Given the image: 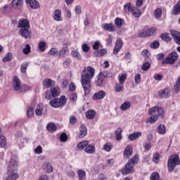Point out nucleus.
I'll list each match as a JSON object with an SVG mask.
<instances>
[{
  "mask_svg": "<svg viewBox=\"0 0 180 180\" xmlns=\"http://www.w3.org/2000/svg\"><path fill=\"white\" fill-rule=\"evenodd\" d=\"M65 103H67L65 96H61L60 98H53L49 102L50 106L55 108H63L65 106Z\"/></svg>",
  "mask_w": 180,
  "mask_h": 180,
  "instance_id": "4",
  "label": "nucleus"
},
{
  "mask_svg": "<svg viewBox=\"0 0 180 180\" xmlns=\"http://www.w3.org/2000/svg\"><path fill=\"white\" fill-rule=\"evenodd\" d=\"M89 142L87 141L84 142H80L77 144V148L79 150V151L84 150V148H86V146H88Z\"/></svg>",
  "mask_w": 180,
  "mask_h": 180,
  "instance_id": "37",
  "label": "nucleus"
},
{
  "mask_svg": "<svg viewBox=\"0 0 180 180\" xmlns=\"http://www.w3.org/2000/svg\"><path fill=\"white\" fill-rule=\"evenodd\" d=\"M70 101H72L73 102H75L77 99H78V96H77V94L72 93L70 96Z\"/></svg>",
  "mask_w": 180,
  "mask_h": 180,
  "instance_id": "63",
  "label": "nucleus"
},
{
  "mask_svg": "<svg viewBox=\"0 0 180 180\" xmlns=\"http://www.w3.org/2000/svg\"><path fill=\"white\" fill-rule=\"evenodd\" d=\"M7 176L5 178V180H16L19 178V174L16 172H9L7 170Z\"/></svg>",
  "mask_w": 180,
  "mask_h": 180,
  "instance_id": "13",
  "label": "nucleus"
},
{
  "mask_svg": "<svg viewBox=\"0 0 180 180\" xmlns=\"http://www.w3.org/2000/svg\"><path fill=\"white\" fill-rule=\"evenodd\" d=\"M174 94H178L180 91V77H178V79L174 86Z\"/></svg>",
  "mask_w": 180,
  "mask_h": 180,
  "instance_id": "39",
  "label": "nucleus"
},
{
  "mask_svg": "<svg viewBox=\"0 0 180 180\" xmlns=\"http://www.w3.org/2000/svg\"><path fill=\"white\" fill-rule=\"evenodd\" d=\"M34 115V109L32 107H30L27 111V117H33Z\"/></svg>",
  "mask_w": 180,
  "mask_h": 180,
  "instance_id": "50",
  "label": "nucleus"
},
{
  "mask_svg": "<svg viewBox=\"0 0 180 180\" xmlns=\"http://www.w3.org/2000/svg\"><path fill=\"white\" fill-rule=\"evenodd\" d=\"M102 28L107 32H115V30H116V27L112 23L103 24Z\"/></svg>",
  "mask_w": 180,
  "mask_h": 180,
  "instance_id": "17",
  "label": "nucleus"
},
{
  "mask_svg": "<svg viewBox=\"0 0 180 180\" xmlns=\"http://www.w3.org/2000/svg\"><path fill=\"white\" fill-rule=\"evenodd\" d=\"M3 63H8L12 61V53H8L2 59Z\"/></svg>",
  "mask_w": 180,
  "mask_h": 180,
  "instance_id": "43",
  "label": "nucleus"
},
{
  "mask_svg": "<svg viewBox=\"0 0 180 180\" xmlns=\"http://www.w3.org/2000/svg\"><path fill=\"white\" fill-rule=\"evenodd\" d=\"M166 128H165V125L160 124L158 127V132L160 134H165L166 133Z\"/></svg>",
  "mask_w": 180,
  "mask_h": 180,
  "instance_id": "40",
  "label": "nucleus"
},
{
  "mask_svg": "<svg viewBox=\"0 0 180 180\" xmlns=\"http://www.w3.org/2000/svg\"><path fill=\"white\" fill-rule=\"evenodd\" d=\"M158 105H155V107H152L149 110L148 113L150 115H154L158 111Z\"/></svg>",
  "mask_w": 180,
  "mask_h": 180,
  "instance_id": "61",
  "label": "nucleus"
},
{
  "mask_svg": "<svg viewBox=\"0 0 180 180\" xmlns=\"http://www.w3.org/2000/svg\"><path fill=\"white\" fill-rule=\"evenodd\" d=\"M176 165H180L179 156L178 155H172L167 162L169 172H173Z\"/></svg>",
  "mask_w": 180,
  "mask_h": 180,
  "instance_id": "3",
  "label": "nucleus"
},
{
  "mask_svg": "<svg viewBox=\"0 0 180 180\" xmlns=\"http://www.w3.org/2000/svg\"><path fill=\"white\" fill-rule=\"evenodd\" d=\"M160 39H162V40H164V41H171L172 40L171 37H169V34L167 33L161 34Z\"/></svg>",
  "mask_w": 180,
  "mask_h": 180,
  "instance_id": "44",
  "label": "nucleus"
},
{
  "mask_svg": "<svg viewBox=\"0 0 180 180\" xmlns=\"http://www.w3.org/2000/svg\"><path fill=\"white\" fill-rule=\"evenodd\" d=\"M176 60H178V53L173 51L162 60V64H175Z\"/></svg>",
  "mask_w": 180,
  "mask_h": 180,
  "instance_id": "5",
  "label": "nucleus"
},
{
  "mask_svg": "<svg viewBox=\"0 0 180 180\" xmlns=\"http://www.w3.org/2000/svg\"><path fill=\"white\" fill-rule=\"evenodd\" d=\"M172 14L173 15H179L180 14V0L176 5H174V6L173 8Z\"/></svg>",
  "mask_w": 180,
  "mask_h": 180,
  "instance_id": "33",
  "label": "nucleus"
},
{
  "mask_svg": "<svg viewBox=\"0 0 180 180\" xmlns=\"http://www.w3.org/2000/svg\"><path fill=\"white\" fill-rule=\"evenodd\" d=\"M130 108H131V103L129 101H125L120 105V109L123 112L127 110V109H130Z\"/></svg>",
  "mask_w": 180,
  "mask_h": 180,
  "instance_id": "29",
  "label": "nucleus"
},
{
  "mask_svg": "<svg viewBox=\"0 0 180 180\" xmlns=\"http://www.w3.org/2000/svg\"><path fill=\"white\" fill-rule=\"evenodd\" d=\"M139 155H134L131 160H129L125 167L122 169V174L127 175V174H133L134 172V164L139 162Z\"/></svg>",
  "mask_w": 180,
  "mask_h": 180,
  "instance_id": "2",
  "label": "nucleus"
},
{
  "mask_svg": "<svg viewBox=\"0 0 180 180\" xmlns=\"http://www.w3.org/2000/svg\"><path fill=\"white\" fill-rule=\"evenodd\" d=\"M12 6L14 9H22L23 6V0H13Z\"/></svg>",
  "mask_w": 180,
  "mask_h": 180,
  "instance_id": "19",
  "label": "nucleus"
},
{
  "mask_svg": "<svg viewBox=\"0 0 180 180\" xmlns=\"http://www.w3.org/2000/svg\"><path fill=\"white\" fill-rule=\"evenodd\" d=\"M113 146H112V145H110L109 143H105L103 146V149L105 150V151H107V153H109V151H110V150H112Z\"/></svg>",
  "mask_w": 180,
  "mask_h": 180,
  "instance_id": "62",
  "label": "nucleus"
},
{
  "mask_svg": "<svg viewBox=\"0 0 180 180\" xmlns=\"http://www.w3.org/2000/svg\"><path fill=\"white\" fill-rule=\"evenodd\" d=\"M158 95L160 98H169V89L166 88L164 90H160Z\"/></svg>",
  "mask_w": 180,
  "mask_h": 180,
  "instance_id": "25",
  "label": "nucleus"
},
{
  "mask_svg": "<svg viewBox=\"0 0 180 180\" xmlns=\"http://www.w3.org/2000/svg\"><path fill=\"white\" fill-rule=\"evenodd\" d=\"M42 152H43V148L40 146H37L34 150L35 154H41Z\"/></svg>",
  "mask_w": 180,
  "mask_h": 180,
  "instance_id": "64",
  "label": "nucleus"
},
{
  "mask_svg": "<svg viewBox=\"0 0 180 180\" xmlns=\"http://www.w3.org/2000/svg\"><path fill=\"white\" fill-rule=\"evenodd\" d=\"M51 96L53 98H57V96H60V88L56 86L51 91Z\"/></svg>",
  "mask_w": 180,
  "mask_h": 180,
  "instance_id": "32",
  "label": "nucleus"
},
{
  "mask_svg": "<svg viewBox=\"0 0 180 180\" xmlns=\"http://www.w3.org/2000/svg\"><path fill=\"white\" fill-rule=\"evenodd\" d=\"M77 175L79 180H86V172L84 169H78Z\"/></svg>",
  "mask_w": 180,
  "mask_h": 180,
  "instance_id": "26",
  "label": "nucleus"
},
{
  "mask_svg": "<svg viewBox=\"0 0 180 180\" xmlns=\"http://www.w3.org/2000/svg\"><path fill=\"white\" fill-rule=\"evenodd\" d=\"M150 180H160V174L158 172H155L151 174L150 176Z\"/></svg>",
  "mask_w": 180,
  "mask_h": 180,
  "instance_id": "47",
  "label": "nucleus"
},
{
  "mask_svg": "<svg viewBox=\"0 0 180 180\" xmlns=\"http://www.w3.org/2000/svg\"><path fill=\"white\" fill-rule=\"evenodd\" d=\"M60 141H62L63 143L67 141V140H68V136H67V134L63 133L62 134H60Z\"/></svg>",
  "mask_w": 180,
  "mask_h": 180,
  "instance_id": "56",
  "label": "nucleus"
},
{
  "mask_svg": "<svg viewBox=\"0 0 180 180\" xmlns=\"http://www.w3.org/2000/svg\"><path fill=\"white\" fill-rule=\"evenodd\" d=\"M46 129L49 131H56L57 130V126L53 123L48 124L46 126Z\"/></svg>",
  "mask_w": 180,
  "mask_h": 180,
  "instance_id": "41",
  "label": "nucleus"
},
{
  "mask_svg": "<svg viewBox=\"0 0 180 180\" xmlns=\"http://www.w3.org/2000/svg\"><path fill=\"white\" fill-rule=\"evenodd\" d=\"M46 45H47V43H46V41H42L39 42V44H38V49L40 50V51L44 53V51H46Z\"/></svg>",
  "mask_w": 180,
  "mask_h": 180,
  "instance_id": "42",
  "label": "nucleus"
},
{
  "mask_svg": "<svg viewBox=\"0 0 180 180\" xmlns=\"http://www.w3.org/2000/svg\"><path fill=\"white\" fill-rule=\"evenodd\" d=\"M87 129L86 126L82 124L79 128V139H84L86 136Z\"/></svg>",
  "mask_w": 180,
  "mask_h": 180,
  "instance_id": "21",
  "label": "nucleus"
},
{
  "mask_svg": "<svg viewBox=\"0 0 180 180\" xmlns=\"http://www.w3.org/2000/svg\"><path fill=\"white\" fill-rule=\"evenodd\" d=\"M158 113L157 116H160V117H164L165 116V112H164V108L158 105Z\"/></svg>",
  "mask_w": 180,
  "mask_h": 180,
  "instance_id": "48",
  "label": "nucleus"
},
{
  "mask_svg": "<svg viewBox=\"0 0 180 180\" xmlns=\"http://www.w3.org/2000/svg\"><path fill=\"white\" fill-rule=\"evenodd\" d=\"M49 54L50 56H58V50H57L56 48H52L49 51Z\"/></svg>",
  "mask_w": 180,
  "mask_h": 180,
  "instance_id": "57",
  "label": "nucleus"
},
{
  "mask_svg": "<svg viewBox=\"0 0 180 180\" xmlns=\"http://www.w3.org/2000/svg\"><path fill=\"white\" fill-rule=\"evenodd\" d=\"M123 23H124V20H122L120 18H117L115 20V25L116 27H117L118 29H120V27H122V26H123Z\"/></svg>",
  "mask_w": 180,
  "mask_h": 180,
  "instance_id": "35",
  "label": "nucleus"
},
{
  "mask_svg": "<svg viewBox=\"0 0 180 180\" xmlns=\"http://www.w3.org/2000/svg\"><path fill=\"white\" fill-rule=\"evenodd\" d=\"M153 78L155 81H162V79L164 78V75L161 74H155L153 75Z\"/></svg>",
  "mask_w": 180,
  "mask_h": 180,
  "instance_id": "54",
  "label": "nucleus"
},
{
  "mask_svg": "<svg viewBox=\"0 0 180 180\" xmlns=\"http://www.w3.org/2000/svg\"><path fill=\"white\" fill-rule=\"evenodd\" d=\"M122 47H123V41L121 39H118L115 43V46L113 49V54L115 56L118 54L119 51L122 50Z\"/></svg>",
  "mask_w": 180,
  "mask_h": 180,
  "instance_id": "11",
  "label": "nucleus"
},
{
  "mask_svg": "<svg viewBox=\"0 0 180 180\" xmlns=\"http://www.w3.org/2000/svg\"><path fill=\"white\" fill-rule=\"evenodd\" d=\"M6 146V139L5 136H0V148H4Z\"/></svg>",
  "mask_w": 180,
  "mask_h": 180,
  "instance_id": "49",
  "label": "nucleus"
},
{
  "mask_svg": "<svg viewBox=\"0 0 180 180\" xmlns=\"http://www.w3.org/2000/svg\"><path fill=\"white\" fill-rule=\"evenodd\" d=\"M12 11V7L11 6H5L4 8V13L7 14Z\"/></svg>",
  "mask_w": 180,
  "mask_h": 180,
  "instance_id": "58",
  "label": "nucleus"
},
{
  "mask_svg": "<svg viewBox=\"0 0 180 180\" xmlns=\"http://www.w3.org/2000/svg\"><path fill=\"white\" fill-rule=\"evenodd\" d=\"M30 28H20L18 31L19 34L24 37V39H32V35L30 34Z\"/></svg>",
  "mask_w": 180,
  "mask_h": 180,
  "instance_id": "8",
  "label": "nucleus"
},
{
  "mask_svg": "<svg viewBox=\"0 0 180 180\" xmlns=\"http://www.w3.org/2000/svg\"><path fill=\"white\" fill-rule=\"evenodd\" d=\"M157 30L156 27H153L150 29H148L146 31H143L139 34V37H148V36H153L155 31Z\"/></svg>",
  "mask_w": 180,
  "mask_h": 180,
  "instance_id": "7",
  "label": "nucleus"
},
{
  "mask_svg": "<svg viewBox=\"0 0 180 180\" xmlns=\"http://www.w3.org/2000/svg\"><path fill=\"white\" fill-rule=\"evenodd\" d=\"M18 168V162L16 159L12 158L8 163L7 171L9 172H17Z\"/></svg>",
  "mask_w": 180,
  "mask_h": 180,
  "instance_id": "6",
  "label": "nucleus"
},
{
  "mask_svg": "<svg viewBox=\"0 0 180 180\" xmlns=\"http://www.w3.org/2000/svg\"><path fill=\"white\" fill-rule=\"evenodd\" d=\"M131 13L134 18H140L141 16V11L136 7H133L131 10Z\"/></svg>",
  "mask_w": 180,
  "mask_h": 180,
  "instance_id": "27",
  "label": "nucleus"
},
{
  "mask_svg": "<svg viewBox=\"0 0 180 180\" xmlns=\"http://www.w3.org/2000/svg\"><path fill=\"white\" fill-rule=\"evenodd\" d=\"M150 67H151V64H150L148 62H146L142 65V70L148 71V70H150Z\"/></svg>",
  "mask_w": 180,
  "mask_h": 180,
  "instance_id": "53",
  "label": "nucleus"
},
{
  "mask_svg": "<svg viewBox=\"0 0 180 180\" xmlns=\"http://www.w3.org/2000/svg\"><path fill=\"white\" fill-rule=\"evenodd\" d=\"M72 56L73 58H75L76 60H81V55L78 51H72Z\"/></svg>",
  "mask_w": 180,
  "mask_h": 180,
  "instance_id": "52",
  "label": "nucleus"
},
{
  "mask_svg": "<svg viewBox=\"0 0 180 180\" xmlns=\"http://www.w3.org/2000/svg\"><path fill=\"white\" fill-rule=\"evenodd\" d=\"M123 133V130L122 128L118 127L115 131L116 141H122V134Z\"/></svg>",
  "mask_w": 180,
  "mask_h": 180,
  "instance_id": "31",
  "label": "nucleus"
},
{
  "mask_svg": "<svg viewBox=\"0 0 180 180\" xmlns=\"http://www.w3.org/2000/svg\"><path fill=\"white\" fill-rule=\"evenodd\" d=\"M170 33L175 43H176V44H178V43H180V32L176 30H171Z\"/></svg>",
  "mask_w": 180,
  "mask_h": 180,
  "instance_id": "18",
  "label": "nucleus"
},
{
  "mask_svg": "<svg viewBox=\"0 0 180 180\" xmlns=\"http://www.w3.org/2000/svg\"><path fill=\"white\" fill-rule=\"evenodd\" d=\"M100 74H101L104 78H112V77H113V74L108 71L100 72Z\"/></svg>",
  "mask_w": 180,
  "mask_h": 180,
  "instance_id": "46",
  "label": "nucleus"
},
{
  "mask_svg": "<svg viewBox=\"0 0 180 180\" xmlns=\"http://www.w3.org/2000/svg\"><path fill=\"white\" fill-rule=\"evenodd\" d=\"M43 169L44 171H46L48 174H51V172H53V166H51V164L49 162H45L43 165Z\"/></svg>",
  "mask_w": 180,
  "mask_h": 180,
  "instance_id": "23",
  "label": "nucleus"
},
{
  "mask_svg": "<svg viewBox=\"0 0 180 180\" xmlns=\"http://www.w3.org/2000/svg\"><path fill=\"white\" fill-rule=\"evenodd\" d=\"M26 4H29L30 8L32 9H37L40 8V4L36 0H25Z\"/></svg>",
  "mask_w": 180,
  "mask_h": 180,
  "instance_id": "20",
  "label": "nucleus"
},
{
  "mask_svg": "<svg viewBox=\"0 0 180 180\" xmlns=\"http://www.w3.org/2000/svg\"><path fill=\"white\" fill-rule=\"evenodd\" d=\"M53 20L56 22H61L63 17H61V10L57 9L54 11Z\"/></svg>",
  "mask_w": 180,
  "mask_h": 180,
  "instance_id": "22",
  "label": "nucleus"
},
{
  "mask_svg": "<svg viewBox=\"0 0 180 180\" xmlns=\"http://www.w3.org/2000/svg\"><path fill=\"white\" fill-rule=\"evenodd\" d=\"M68 50V47H67V46H63L62 49L59 51V56L60 57H65V56H67Z\"/></svg>",
  "mask_w": 180,
  "mask_h": 180,
  "instance_id": "45",
  "label": "nucleus"
},
{
  "mask_svg": "<svg viewBox=\"0 0 180 180\" xmlns=\"http://www.w3.org/2000/svg\"><path fill=\"white\" fill-rule=\"evenodd\" d=\"M127 79V74H122L119 75L118 76V81L120 85H123L124 82Z\"/></svg>",
  "mask_w": 180,
  "mask_h": 180,
  "instance_id": "34",
  "label": "nucleus"
},
{
  "mask_svg": "<svg viewBox=\"0 0 180 180\" xmlns=\"http://www.w3.org/2000/svg\"><path fill=\"white\" fill-rule=\"evenodd\" d=\"M17 27L20 29L30 28V23L29 22V20L25 18H21L18 21V25L17 26Z\"/></svg>",
  "mask_w": 180,
  "mask_h": 180,
  "instance_id": "9",
  "label": "nucleus"
},
{
  "mask_svg": "<svg viewBox=\"0 0 180 180\" xmlns=\"http://www.w3.org/2000/svg\"><path fill=\"white\" fill-rule=\"evenodd\" d=\"M150 47L151 49H158V47H160V42L155 40V41L151 43Z\"/></svg>",
  "mask_w": 180,
  "mask_h": 180,
  "instance_id": "59",
  "label": "nucleus"
},
{
  "mask_svg": "<svg viewBox=\"0 0 180 180\" xmlns=\"http://www.w3.org/2000/svg\"><path fill=\"white\" fill-rule=\"evenodd\" d=\"M22 88V82L18 77V76H15L13 79V89L14 91H19Z\"/></svg>",
  "mask_w": 180,
  "mask_h": 180,
  "instance_id": "10",
  "label": "nucleus"
},
{
  "mask_svg": "<svg viewBox=\"0 0 180 180\" xmlns=\"http://www.w3.org/2000/svg\"><path fill=\"white\" fill-rule=\"evenodd\" d=\"M106 96V92L105 91L101 90L94 94L92 99L94 101H99V99H103Z\"/></svg>",
  "mask_w": 180,
  "mask_h": 180,
  "instance_id": "12",
  "label": "nucleus"
},
{
  "mask_svg": "<svg viewBox=\"0 0 180 180\" xmlns=\"http://www.w3.org/2000/svg\"><path fill=\"white\" fill-rule=\"evenodd\" d=\"M30 45L26 44L25 48H24L22 50V53H24V54H28L30 53Z\"/></svg>",
  "mask_w": 180,
  "mask_h": 180,
  "instance_id": "60",
  "label": "nucleus"
},
{
  "mask_svg": "<svg viewBox=\"0 0 180 180\" xmlns=\"http://www.w3.org/2000/svg\"><path fill=\"white\" fill-rule=\"evenodd\" d=\"M95 77V69L91 66L84 68L82 72L81 84L84 89V95H89L91 93V79Z\"/></svg>",
  "mask_w": 180,
  "mask_h": 180,
  "instance_id": "1",
  "label": "nucleus"
},
{
  "mask_svg": "<svg viewBox=\"0 0 180 180\" xmlns=\"http://www.w3.org/2000/svg\"><path fill=\"white\" fill-rule=\"evenodd\" d=\"M84 151L87 154H94V153L96 151L95 146H94L92 145L87 144V146H86V148L84 149Z\"/></svg>",
  "mask_w": 180,
  "mask_h": 180,
  "instance_id": "28",
  "label": "nucleus"
},
{
  "mask_svg": "<svg viewBox=\"0 0 180 180\" xmlns=\"http://www.w3.org/2000/svg\"><path fill=\"white\" fill-rule=\"evenodd\" d=\"M103 76L101 75V73H99L98 75V79L96 81L97 86H102V84H103Z\"/></svg>",
  "mask_w": 180,
  "mask_h": 180,
  "instance_id": "36",
  "label": "nucleus"
},
{
  "mask_svg": "<svg viewBox=\"0 0 180 180\" xmlns=\"http://www.w3.org/2000/svg\"><path fill=\"white\" fill-rule=\"evenodd\" d=\"M142 134L141 131H136L129 135L128 139L129 141H134L137 140L139 137H141Z\"/></svg>",
  "mask_w": 180,
  "mask_h": 180,
  "instance_id": "16",
  "label": "nucleus"
},
{
  "mask_svg": "<svg viewBox=\"0 0 180 180\" xmlns=\"http://www.w3.org/2000/svg\"><path fill=\"white\" fill-rule=\"evenodd\" d=\"M153 161L155 164H158V162H160V153H155L153 154Z\"/></svg>",
  "mask_w": 180,
  "mask_h": 180,
  "instance_id": "51",
  "label": "nucleus"
},
{
  "mask_svg": "<svg viewBox=\"0 0 180 180\" xmlns=\"http://www.w3.org/2000/svg\"><path fill=\"white\" fill-rule=\"evenodd\" d=\"M44 108V106L42 103L39 104L35 110V115H37V116H41V115H43Z\"/></svg>",
  "mask_w": 180,
  "mask_h": 180,
  "instance_id": "30",
  "label": "nucleus"
},
{
  "mask_svg": "<svg viewBox=\"0 0 180 180\" xmlns=\"http://www.w3.org/2000/svg\"><path fill=\"white\" fill-rule=\"evenodd\" d=\"M124 9L125 12H131V9H133V7H131V4L130 3H127L124 5Z\"/></svg>",
  "mask_w": 180,
  "mask_h": 180,
  "instance_id": "55",
  "label": "nucleus"
},
{
  "mask_svg": "<svg viewBox=\"0 0 180 180\" xmlns=\"http://www.w3.org/2000/svg\"><path fill=\"white\" fill-rule=\"evenodd\" d=\"M131 155H133V146L129 145L124 150V157L129 159Z\"/></svg>",
  "mask_w": 180,
  "mask_h": 180,
  "instance_id": "14",
  "label": "nucleus"
},
{
  "mask_svg": "<svg viewBox=\"0 0 180 180\" xmlns=\"http://www.w3.org/2000/svg\"><path fill=\"white\" fill-rule=\"evenodd\" d=\"M42 84L45 88H53L56 85V81L46 78L42 82Z\"/></svg>",
  "mask_w": 180,
  "mask_h": 180,
  "instance_id": "15",
  "label": "nucleus"
},
{
  "mask_svg": "<svg viewBox=\"0 0 180 180\" xmlns=\"http://www.w3.org/2000/svg\"><path fill=\"white\" fill-rule=\"evenodd\" d=\"M95 116H96V111L94 110H89L86 112V117L89 120H92L95 119Z\"/></svg>",
  "mask_w": 180,
  "mask_h": 180,
  "instance_id": "24",
  "label": "nucleus"
},
{
  "mask_svg": "<svg viewBox=\"0 0 180 180\" xmlns=\"http://www.w3.org/2000/svg\"><path fill=\"white\" fill-rule=\"evenodd\" d=\"M158 120V115L156 114L150 116L146 121V123H155Z\"/></svg>",
  "mask_w": 180,
  "mask_h": 180,
  "instance_id": "38",
  "label": "nucleus"
}]
</instances>
